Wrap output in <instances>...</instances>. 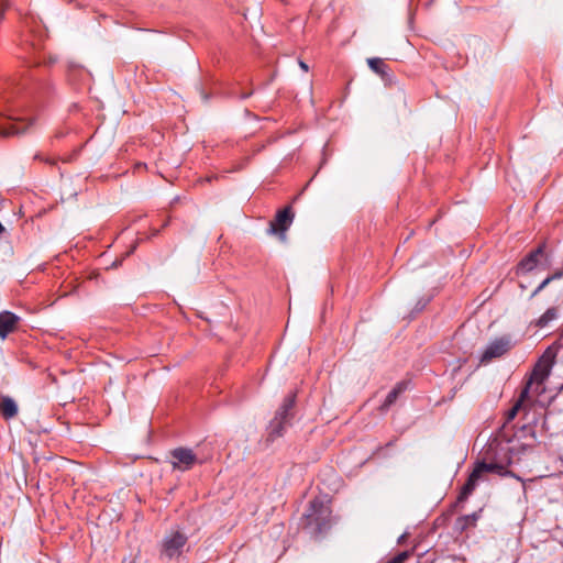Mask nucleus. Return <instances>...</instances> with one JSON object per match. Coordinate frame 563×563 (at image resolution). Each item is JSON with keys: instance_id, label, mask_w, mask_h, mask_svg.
Returning a JSON list of instances; mask_svg holds the SVG:
<instances>
[{"instance_id": "nucleus-8", "label": "nucleus", "mask_w": 563, "mask_h": 563, "mask_svg": "<svg viewBox=\"0 0 563 563\" xmlns=\"http://www.w3.org/2000/svg\"><path fill=\"white\" fill-rule=\"evenodd\" d=\"M511 349V342L508 336H500L492 341L481 356V363L487 364L494 358H498Z\"/></svg>"}, {"instance_id": "nucleus-6", "label": "nucleus", "mask_w": 563, "mask_h": 563, "mask_svg": "<svg viewBox=\"0 0 563 563\" xmlns=\"http://www.w3.org/2000/svg\"><path fill=\"white\" fill-rule=\"evenodd\" d=\"M555 360V352L552 351L551 347L547 349V351L543 353V355L540 357V360L537 362V364L533 367V371L531 373V376L527 384H530V387L533 384L542 385L543 382L549 377L551 368L554 364Z\"/></svg>"}, {"instance_id": "nucleus-11", "label": "nucleus", "mask_w": 563, "mask_h": 563, "mask_svg": "<svg viewBox=\"0 0 563 563\" xmlns=\"http://www.w3.org/2000/svg\"><path fill=\"white\" fill-rule=\"evenodd\" d=\"M31 122L24 123L22 119L10 117L0 124V135L11 136L24 133Z\"/></svg>"}, {"instance_id": "nucleus-20", "label": "nucleus", "mask_w": 563, "mask_h": 563, "mask_svg": "<svg viewBox=\"0 0 563 563\" xmlns=\"http://www.w3.org/2000/svg\"><path fill=\"white\" fill-rule=\"evenodd\" d=\"M408 558H409V552L402 551V552L398 553L397 555H395L389 561H387L386 563H405L408 560Z\"/></svg>"}, {"instance_id": "nucleus-17", "label": "nucleus", "mask_w": 563, "mask_h": 563, "mask_svg": "<svg viewBox=\"0 0 563 563\" xmlns=\"http://www.w3.org/2000/svg\"><path fill=\"white\" fill-rule=\"evenodd\" d=\"M479 478H481V476L477 474V472H475L473 470V472L470 474L466 483L463 485V487L459 494V497H457L459 503H463L468 498V496L474 492Z\"/></svg>"}, {"instance_id": "nucleus-15", "label": "nucleus", "mask_w": 563, "mask_h": 563, "mask_svg": "<svg viewBox=\"0 0 563 563\" xmlns=\"http://www.w3.org/2000/svg\"><path fill=\"white\" fill-rule=\"evenodd\" d=\"M0 413L4 420H11L18 416L19 408L13 398L5 395L0 397Z\"/></svg>"}, {"instance_id": "nucleus-21", "label": "nucleus", "mask_w": 563, "mask_h": 563, "mask_svg": "<svg viewBox=\"0 0 563 563\" xmlns=\"http://www.w3.org/2000/svg\"><path fill=\"white\" fill-rule=\"evenodd\" d=\"M551 278L548 276L531 294V298L537 296L542 289H544L550 283Z\"/></svg>"}, {"instance_id": "nucleus-22", "label": "nucleus", "mask_w": 563, "mask_h": 563, "mask_svg": "<svg viewBox=\"0 0 563 563\" xmlns=\"http://www.w3.org/2000/svg\"><path fill=\"white\" fill-rule=\"evenodd\" d=\"M34 158H35V159H38V161H42V162H44V163H46V164H49V165H54V164L56 163V161H55V159L49 158V157H45V156H43L42 154H36V155L34 156Z\"/></svg>"}, {"instance_id": "nucleus-27", "label": "nucleus", "mask_w": 563, "mask_h": 563, "mask_svg": "<svg viewBox=\"0 0 563 563\" xmlns=\"http://www.w3.org/2000/svg\"><path fill=\"white\" fill-rule=\"evenodd\" d=\"M3 14V9L0 7V16Z\"/></svg>"}, {"instance_id": "nucleus-2", "label": "nucleus", "mask_w": 563, "mask_h": 563, "mask_svg": "<svg viewBox=\"0 0 563 563\" xmlns=\"http://www.w3.org/2000/svg\"><path fill=\"white\" fill-rule=\"evenodd\" d=\"M306 527L314 536L325 532L330 528L331 510L321 500L313 499L307 510Z\"/></svg>"}, {"instance_id": "nucleus-26", "label": "nucleus", "mask_w": 563, "mask_h": 563, "mask_svg": "<svg viewBox=\"0 0 563 563\" xmlns=\"http://www.w3.org/2000/svg\"><path fill=\"white\" fill-rule=\"evenodd\" d=\"M5 231V228L2 225V223L0 222V235Z\"/></svg>"}, {"instance_id": "nucleus-13", "label": "nucleus", "mask_w": 563, "mask_h": 563, "mask_svg": "<svg viewBox=\"0 0 563 563\" xmlns=\"http://www.w3.org/2000/svg\"><path fill=\"white\" fill-rule=\"evenodd\" d=\"M529 390L530 384H526V386L520 391L518 399L515 401L512 407L507 411L506 422L514 420L519 411L527 409V401L529 400Z\"/></svg>"}, {"instance_id": "nucleus-9", "label": "nucleus", "mask_w": 563, "mask_h": 563, "mask_svg": "<svg viewBox=\"0 0 563 563\" xmlns=\"http://www.w3.org/2000/svg\"><path fill=\"white\" fill-rule=\"evenodd\" d=\"M547 258L545 245L541 244L537 249L529 252L517 265V274L529 273L538 267L542 260Z\"/></svg>"}, {"instance_id": "nucleus-23", "label": "nucleus", "mask_w": 563, "mask_h": 563, "mask_svg": "<svg viewBox=\"0 0 563 563\" xmlns=\"http://www.w3.org/2000/svg\"><path fill=\"white\" fill-rule=\"evenodd\" d=\"M426 305H427L426 300H419L417 303L416 310L421 311L426 307Z\"/></svg>"}, {"instance_id": "nucleus-16", "label": "nucleus", "mask_w": 563, "mask_h": 563, "mask_svg": "<svg viewBox=\"0 0 563 563\" xmlns=\"http://www.w3.org/2000/svg\"><path fill=\"white\" fill-rule=\"evenodd\" d=\"M368 67L383 80L390 79V68L389 66L379 57H372L367 59Z\"/></svg>"}, {"instance_id": "nucleus-1", "label": "nucleus", "mask_w": 563, "mask_h": 563, "mask_svg": "<svg viewBox=\"0 0 563 563\" xmlns=\"http://www.w3.org/2000/svg\"><path fill=\"white\" fill-rule=\"evenodd\" d=\"M296 397V393L288 394L276 410L267 428L269 440L273 441L276 438L283 437L287 428L291 426V420L295 417Z\"/></svg>"}, {"instance_id": "nucleus-3", "label": "nucleus", "mask_w": 563, "mask_h": 563, "mask_svg": "<svg viewBox=\"0 0 563 563\" xmlns=\"http://www.w3.org/2000/svg\"><path fill=\"white\" fill-rule=\"evenodd\" d=\"M515 448L509 445V441L503 442L498 439H493L487 444L484 454L485 460L495 461L497 464H503L504 470L514 463Z\"/></svg>"}, {"instance_id": "nucleus-19", "label": "nucleus", "mask_w": 563, "mask_h": 563, "mask_svg": "<svg viewBox=\"0 0 563 563\" xmlns=\"http://www.w3.org/2000/svg\"><path fill=\"white\" fill-rule=\"evenodd\" d=\"M478 517V512L462 516L457 519V526L461 528V530H465L468 527L475 526V522L477 521Z\"/></svg>"}, {"instance_id": "nucleus-10", "label": "nucleus", "mask_w": 563, "mask_h": 563, "mask_svg": "<svg viewBox=\"0 0 563 563\" xmlns=\"http://www.w3.org/2000/svg\"><path fill=\"white\" fill-rule=\"evenodd\" d=\"M21 318L12 311L3 310L0 312V339L4 341L9 334L15 332L19 328Z\"/></svg>"}, {"instance_id": "nucleus-5", "label": "nucleus", "mask_w": 563, "mask_h": 563, "mask_svg": "<svg viewBox=\"0 0 563 563\" xmlns=\"http://www.w3.org/2000/svg\"><path fill=\"white\" fill-rule=\"evenodd\" d=\"M169 456L173 470L180 472L191 470L197 463H203L191 449L185 446L173 449L169 452Z\"/></svg>"}, {"instance_id": "nucleus-18", "label": "nucleus", "mask_w": 563, "mask_h": 563, "mask_svg": "<svg viewBox=\"0 0 563 563\" xmlns=\"http://www.w3.org/2000/svg\"><path fill=\"white\" fill-rule=\"evenodd\" d=\"M558 318V309L554 307H551L547 309V311L536 320V327L538 328H544L547 327L551 321L555 320Z\"/></svg>"}, {"instance_id": "nucleus-7", "label": "nucleus", "mask_w": 563, "mask_h": 563, "mask_svg": "<svg viewBox=\"0 0 563 563\" xmlns=\"http://www.w3.org/2000/svg\"><path fill=\"white\" fill-rule=\"evenodd\" d=\"M294 220L291 207H285L279 210L274 220L269 223V233L277 234L282 241L286 240V231L289 229Z\"/></svg>"}, {"instance_id": "nucleus-4", "label": "nucleus", "mask_w": 563, "mask_h": 563, "mask_svg": "<svg viewBox=\"0 0 563 563\" xmlns=\"http://www.w3.org/2000/svg\"><path fill=\"white\" fill-rule=\"evenodd\" d=\"M188 542V537L179 530L170 531L166 534L161 544V559L174 560L178 559Z\"/></svg>"}, {"instance_id": "nucleus-25", "label": "nucleus", "mask_w": 563, "mask_h": 563, "mask_svg": "<svg viewBox=\"0 0 563 563\" xmlns=\"http://www.w3.org/2000/svg\"><path fill=\"white\" fill-rule=\"evenodd\" d=\"M251 95H252V92L243 93V95L241 96V99H246V98H249Z\"/></svg>"}, {"instance_id": "nucleus-12", "label": "nucleus", "mask_w": 563, "mask_h": 563, "mask_svg": "<svg viewBox=\"0 0 563 563\" xmlns=\"http://www.w3.org/2000/svg\"><path fill=\"white\" fill-rule=\"evenodd\" d=\"M474 471L477 472L479 476H482L483 473H495L500 476H506L510 474L508 470L503 468V464H497L495 461L492 460H485L484 453L483 461L476 463Z\"/></svg>"}, {"instance_id": "nucleus-24", "label": "nucleus", "mask_w": 563, "mask_h": 563, "mask_svg": "<svg viewBox=\"0 0 563 563\" xmlns=\"http://www.w3.org/2000/svg\"><path fill=\"white\" fill-rule=\"evenodd\" d=\"M299 67H300L303 71H308V70H309V66H308L303 60H299Z\"/></svg>"}, {"instance_id": "nucleus-14", "label": "nucleus", "mask_w": 563, "mask_h": 563, "mask_svg": "<svg viewBox=\"0 0 563 563\" xmlns=\"http://www.w3.org/2000/svg\"><path fill=\"white\" fill-rule=\"evenodd\" d=\"M408 388V382H398L395 387L388 393L384 402L380 405V411H387L398 399V397L405 393Z\"/></svg>"}]
</instances>
